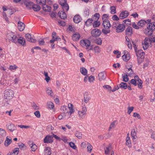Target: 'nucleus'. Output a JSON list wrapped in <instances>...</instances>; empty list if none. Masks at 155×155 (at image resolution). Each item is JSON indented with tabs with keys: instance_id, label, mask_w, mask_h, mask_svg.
<instances>
[{
	"instance_id": "nucleus-62",
	"label": "nucleus",
	"mask_w": 155,
	"mask_h": 155,
	"mask_svg": "<svg viewBox=\"0 0 155 155\" xmlns=\"http://www.w3.org/2000/svg\"><path fill=\"white\" fill-rule=\"evenodd\" d=\"M35 115L38 118H40V114L39 111H36L34 113Z\"/></svg>"
},
{
	"instance_id": "nucleus-27",
	"label": "nucleus",
	"mask_w": 155,
	"mask_h": 155,
	"mask_svg": "<svg viewBox=\"0 0 155 155\" xmlns=\"http://www.w3.org/2000/svg\"><path fill=\"white\" fill-rule=\"evenodd\" d=\"M56 33L55 31H53L52 34V39L49 42L50 43H54V41H55V40L56 38Z\"/></svg>"
},
{
	"instance_id": "nucleus-8",
	"label": "nucleus",
	"mask_w": 155,
	"mask_h": 155,
	"mask_svg": "<svg viewBox=\"0 0 155 155\" xmlns=\"http://www.w3.org/2000/svg\"><path fill=\"white\" fill-rule=\"evenodd\" d=\"M151 22V20L150 19L147 20V21H145L144 20H141L139 21L137 23L138 25L140 26L141 27H143L146 24H147V27L149 25V23Z\"/></svg>"
},
{
	"instance_id": "nucleus-23",
	"label": "nucleus",
	"mask_w": 155,
	"mask_h": 155,
	"mask_svg": "<svg viewBox=\"0 0 155 155\" xmlns=\"http://www.w3.org/2000/svg\"><path fill=\"white\" fill-rule=\"evenodd\" d=\"M73 21L76 23H78L81 21V17L78 15H75L73 18Z\"/></svg>"
},
{
	"instance_id": "nucleus-48",
	"label": "nucleus",
	"mask_w": 155,
	"mask_h": 155,
	"mask_svg": "<svg viewBox=\"0 0 155 155\" xmlns=\"http://www.w3.org/2000/svg\"><path fill=\"white\" fill-rule=\"evenodd\" d=\"M0 135L5 136L6 135V132L4 130L0 128Z\"/></svg>"
},
{
	"instance_id": "nucleus-50",
	"label": "nucleus",
	"mask_w": 155,
	"mask_h": 155,
	"mask_svg": "<svg viewBox=\"0 0 155 155\" xmlns=\"http://www.w3.org/2000/svg\"><path fill=\"white\" fill-rule=\"evenodd\" d=\"M18 68V67L16 65H10L9 66V69L12 71L13 70H15L16 69Z\"/></svg>"
},
{
	"instance_id": "nucleus-34",
	"label": "nucleus",
	"mask_w": 155,
	"mask_h": 155,
	"mask_svg": "<svg viewBox=\"0 0 155 155\" xmlns=\"http://www.w3.org/2000/svg\"><path fill=\"white\" fill-rule=\"evenodd\" d=\"M15 126L14 124H11L8 126V129L11 132H13L15 130Z\"/></svg>"
},
{
	"instance_id": "nucleus-6",
	"label": "nucleus",
	"mask_w": 155,
	"mask_h": 155,
	"mask_svg": "<svg viewBox=\"0 0 155 155\" xmlns=\"http://www.w3.org/2000/svg\"><path fill=\"white\" fill-rule=\"evenodd\" d=\"M91 34L93 37H98L101 34V31L97 28H94L91 30Z\"/></svg>"
},
{
	"instance_id": "nucleus-14",
	"label": "nucleus",
	"mask_w": 155,
	"mask_h": 155,
	"mask_svg": "<svg viewBox=\"0 0 155 155\" xmlns=\"http://www.w3.org/2000/svg\"><path fill=\"white\" fill-rule=\"evenodd\" d=\"M17 41V43H18L23 46L25 45V41L24 38L21 37L19 38L18 37Z\"/></svg>"
},
{
	"instance_id": "nucleus-59",
	"label": "nucleus",
	"mask_w": 155,
	"mask_h": 155,
	"mask_svg": "<svg viewBox=\"0 0 155 155\" xmlns=\"http://www.w3.org/2000/svg\"><path fill=\"white\" fill-rule=\"evenodd\" d=\"M64 1H61L60 2V4L62 6L65 5L67 3V0H63Z\"/></svg>"
},
{
	"instance_id": "nucleus-32",
	"label": "nucleus",
	"mask_w": 155,
	"mask_h": 155,
	"mask_svg": "<svg viewBox=\"0 0 155 155\" xmlns=\"http://www.w3.org/2000/svg\"><path fill=\"white\" fill-rule=\"evenodd\" d=\"M75 135L79 139H81L82 138V134L81 132L79 131H76L75 133Z\"/></svg>"
},
{
	"instance_id": "nucleus-17",
	"label": "nucleus",
	"mask_w": 155,
	"mask_h": 155,
	"mask_svg": "<svg viewBox=\"0 0 155 155\" xmlns=\"http://www.w3.org/2000/svg\"><path fill=\"white\" fill-rule=\"evenodd\" d=\"M98 77L99 80L101 81L102 80H104L106 78V75L104 72H102L98 74Z\"/></svg>"
},
{
	"instance_id": "nucleus-15",
	"label": "nucleus",
	"mask_w": 155,
	"mask_h": 155,
	"mask_svg": "<svg viewBox=\"0 0 155 155\" xmlns=\"http://www.w3.org/2000/svg\"><path fill=\"white\" fill-rule=\"evenodd\" d=\"M137 56L138 58H144V57L145 53L141 50H139L137 51H135Z\"/></svg>"
},
{
	"instance_id": "nucleus-49",
	"label": "nucleus",
	"mask_w": 155,
	"mask_h": 155,
	"mask_svg": "<svg viewBox=\"0 0 155 155\" xmlns=\"http://www.w3.org/2000/svg\"><path fill=\"white\" fill-rule=\"evenodd\" d=\"M87 145H88L87 147V150L88 151H89L91 152L92 149V147L89 143H87Z\"/></svg>"
},
{
	"instance_id": "nucleus-56",
	"label": "nucleus",
	"mask_w": 155,
	"mask_h": 155,
	"mask_svg": "<svg viewBox=\"0 0 155 155\" xmlns=\"http://www.w3.org/2000/svg\"><path fill=\"white\" fill-rule=\"evenodd\" d=\"M88 79L89 82H92L94 80V77L92 75L88 77Z\"/></svg>"
},
{
	"instance_id": "nucleus-12",
	"label": "nucleus",
	"mask_w": 155,
	"mask_h": 155,
	"mask_svg": "<svg viewBox=\"0 0 155 155\" xmlns=\"http://www.w3.org/2000/svg\"><path fill=\"white\" fill-rule=\"evenodd\" d=\"M25 37L26 39L28 41L32 43H35L36 40L35 39L31 38V35L28 33L27 34L25 35Z\"/></svg>"
},
{
	"instance_id": "nucleus-54",
	"label": "nucleus",
	"mask_w": 155,
	"mask_h": 155,
	"mask_svg": "<svg viewBox=\"0 0 155 155\" xmlns=\"http://www.w3.org/2000/svg\"><path fill=\"white\" fill-rule=\"evenodd\" d=\"M64 11L66 10L67 11H68L69 8V6L67 3L65 4V5L64 6L62 7Z\"/></svg>"
},
{
	"instance_id": "nucleus-47",
	"label": "nucleus",
	"mask_w": 155,
	"mask_h": 155,
	"mask_svg": "<svg viewBox=\"0 0 155 155\" xmlns=\"http://www.w3.org/2000/svg\"><path fill=\"white\" fill-rule=\"evenodd\" d=\"M37 3H38L40 5L42 6L44 5L46 3V0H39V1H37Z\"/></svg>"
},
{
	"instance_id": "nucleus-28",
	"label": "nucleus",
	"mask_w": 155,
	"mask_h": 155,
	"mask_svg": "<svg viewBox=\"0 0 155 155\" xmlns=\"http://www.w3.org/2000/svg\"><path fill=\"white\" fill-rule=\"evenodd\" d=\"M122 58L124 61H127L130 58V54L128 53L126 54H124L122 56Z\"/></svg>"
},
{
	"instance_id": "nucleus-40",
	"label": "nucleus",
	"mask_w": 155,
	"mask_h": 155,
	"mask_svg": "<svg viewBox=\"0 0 155 155\" xmlns=\"http://www.w3.org/2000/svg\"><path fill=\"white\" fill-rule=\"evenodd\" d=\"M26 5L27 7L28 8H31L32 6L34 4L33 2H26Z\"/></svg>"
},
{
	"instance_id": "nucleus-22",
	"label": "nucleus",
	"mask_w": 155,
	"mask_h": 155,
	"mask_svg": "<svg viewBox=\"0 0 155 155\" xmlns=\"http://www.w3.org/2000/svg\"><path fill=\"white\" fill-rule=\"evenodd\" d=\"M90 97L87 93L84 94V101L85 103L87 104L90 99Z\"/></svg>"
},
{
	"instance_id": "nucleus-33",
	"label": "nucleus",
	"mask_w": 155,
	"mask_h": 155,
	"mask_svg": "<svg viewBox=\"0 0 155 155\" xmlns=\"http://www.w3.org/2000/svg\"><path fill=\"white\" fill-rule=\"evenodd\" d=\"M80 72L84 75H86L87 74V70L84 68L82 67L80 68Z\"/></svg>"
},
{
	"instance_id": "nucleus-2",
	"label": "nucleus",
	"mask_w": 155,
	"mask_h": 155,
	"mask_svg": "<svg viewBox=\"0 0 155 155\" xmlns=\"http://www.w3.org/2000/svg\"><path fill=\"white\" fill-rule=\"evenodd\" d=\"M103 21L102 25L104 26V28L103 29L102 31L105 35H107L110 31L109 28L111 27V25L108 20L106 21Z\"/></svg>"
},
{
	"instance_id": "nucleus-11",
	"label": "nucleus",
	"mask_w": 155,
	"mask_h": 155,
	"mask_svg": "<svg viewBox=\"0 0 155 155\" xmlns=\"http://www.w3.org/2000/svg\"><path fill=\"white\" fill-rule=\"evenodd\" d=\"M125 35L129 37H131L133 34V29L130 26H128L125 31Z\"/></svg>"
},
{
	"instance_id": "nucleus-29",
	"label": "nucleus",
	"mask_w": 155,
	"mask_h": 155,
	"mask_svg": "<svg viewBox=\"0 0 155 155\" xmlns=\"http://www.w3.org/2000/svg\"><path fill=\"white\" fill-rule=\"evenodd\" d=\"M112 148L111 145L110 144L109 145L104 149L105 153L106 154H108Z\"/></svg>"
},
{
	"instance_id": "nucleus-20",
	"label": "nucleus",
	"mask_w": 155,
	"mask_h": 155,
	"mask_svg": "<svg viewBox=\"0 0 155 155\" xmlns=\"http://www.w3.org/2000/svg\"><path fill=\"white\" fill-rule=\"evenodd\" d=\"M43 10L46 12H50L51 11V8L49 6L46 5H44L42 6Z\"/></svg>"
},
{
	"instance_id": "nucleus-52",
	"label": "nucleus",
	"mask_w": 155,
	"mask_h": 155,
	"mask_svg": "<svg viewBox=\"0 0 155 155\" xmlns=\"http://www.w3.org/2000/svg\"><path fill=\"white\" fill-rule=\"evenodd\" d=\"M94 50L95 53H98L100 52V48L98 46H95L94 48Z\"/></svg>"
},
{
	"instance_id": "nucleus-3",
	"label": "nucleus",
	"mask_w": 155,
	"mask_h": 155,
	"mask_svg": "<svg viewBox=\"0 0 155 155\" xmlns=\"http://www.w3.org/2000/svg\"><path fill=\"white\" fill-rule=\"evenodd\" d=\"M6 37L9 41H12L13 43L17 44V40L18 37L12 32H9L7 34Z\"/></svg>"
},
{
	"instance_id": "nucleus-46",
	"label": "nucleus",
	"mask_w": 155,
	"mask_h": 155,
	"mask_svg": "<svg viewBox=\"0 0 155 155\" xmlns=\"http://www.w3.org/2000/svg\"><path fill=\"white\" fill-rule=\"evenodd\" d=\"M48 108L51 109L53 108L54 107V104L51 101H49L48 103Z\"/></svg>"
},
{
	"instance_id": "nucleus-10",
	"label": "nucleus",
	"mask_w": 155,
	"mask_h": 155,
	"mask_svg": "<svg viewBox=\"0 0 155 155\" xmlns=\"http://www.w3.org/2000/svg\"><path fill=\"white\" fill-rule=\"evenodd\" d=\"M53 141L52 136L49 135L46 136L44 140L45 143H51Z\"/></svg>"
},
{
	"instance_id": "nucleus-45",
	"label": "nucleus",
	"mask_w": 155,
	"mask_h": 155,
	"mask_svg": "<svg viewBox=\"0 0 155 155\" xmlns=\"http://www.w3.org/2000/svg\"><path fill=\"white\" fill-rule=\"evenodd\" d=\"M122 78L123 81L125 82H127L129 80V78L128 77L127 75L126 74H125L124 75H123Z\"/></svg>"
},
{
	"instance_id": "nucleus-26",
	"label": "nucleus",
	"mask_w": 155,
	"mask_h": 155,
	"mask_svg": "<svg viewBox=\"0 0 155 155\" xmlns=\"http://www.w3.org/2000/svg\"><path fill=\"white\" fill-rule=\"evenodd\" d=\"M32 8L34 11L38 12L41 9L40 6L38 4H34L32 6Z\"/></svg>"
},
{
	"instance_id": "nucleus-13",
	"label": "nucleus",
	"mask_w": 155,
	"mask_h": 155,
	"mask_svg": "<svg viewBox=\"0 0 155 155\" xmlns=\"http://www.w3.org/2000/svg\"><path fill=\"white\" fill-rule=\"evenodd\" d=\"M129 12L125 10L122 11L119 15V18L120 19H124L128 16Z\"/></svg>"
},
{
	"instance_id": "nucleus-64",
	"label": "nucleus",
	"mask_w": 155,
	"mask_h": 155,
	"mask_svg": "<svg viewBox=\"0 0 155 155\" xmlns=\"http://www.w3.org/2000/svg\"><path fill=\"white\" fill-rule=\"evenodd\" d=\"M139 25H137L135 22H133L132 24V26L133 28L136 29H139V27L138 26Z\"/></svg>"
},
{
	"instance_id": "nucleus-36",
	"label": "nucleus",
	"mask_w": 155,
	"mask_h": 155,
	"mask_svg": "<svg viewBox=\"0 0 155 155\" xmlns=\"http://www.w3.org/2000/svg\"><path fill=\"white\" fill-rule=\"evenodd\" d=\"M68 108L67 106H63L61 107V111H63V113L67 114L69 113L68 111L67 110Z\"/></svg>"
},
{
	"instance_id": "nucleus-43",
	"label": "nucleus",
	"mask_w": 155,
	"mask_h": 155,
	"mask_svg": "<svg viewBox=\"0 0 155 155\" xmlns=\"http://www.w3.org/2000/svg\"><path fill=\"white\" fill-rule=\"evenodd\" d=\"M116 6H112L110 7V9L111 10V13L112 14H114L116 13Z\"/></svg>"
},
{
	"instance_id": "nucleus-5",
	"label": "nucleus",
	"mask_w": 155,
	"mask_h": 155,
	"mask_svg": "<svg viewBox=\"0 0 155 155\" xmlns=\"http://www.w3.org/2000/svg\"><path fill=\"white\" fill-rule=\"evenodd\" d=\"M81 43L83 45H85L87 47L86 49L89 51L92 50L93 46L91 45V42L88 40H81L80 41Z\"/></svg>"
},
{
	"instance_id": "nucleus-1",
	"label": "nucleus",
	"mask_w": 155,
	"mask_h": 155,
	"mask_svg": "<svg viewBox=\"0 0 155 155\" xmlns=\"http://www.w3.org/2000/svg\"><path fill=\"white\" fill-rule=\"evenodd\" d=\"M149 25L147 28L144 30V33L147 35H151L153 31L155 29V22L153 21L149 23Z\"/></svg>"
},
{
	"instance_id": "nucleus-31",
	"label": "nucleus",
	"mask_w": 155,
	"mask_h": 155,
	"mask_svg": "<svg viewBox=\"0 0 155 155\" xmlns=\"http://www.w3.org/2000/svg\"><path fill=\"white\" fill-rule=\"evenodd\" d=\"M127 84L124 82H121L119 84V86L120 88L126 89L127 88Z\"/></svg>"
},
{
	"instance_id": "nucleus-16",
	"label": "nucleus",
	"mask_w": 155,
	"mask_h": 155,
	"mask_svg": "<svg viewBox=\"0 0 155 155\" xmlns=\"http://www.w3.org/2000/svg\"><path fill=\"white\" fill-rule=\"evenodd\" d=\"M25 28V25L24 23L20 21L18 22V28L20 31H23L24 30Z\"/></svg>"
},
{
	"instance_id": "nucleus-39",
	"label": "nucleus",
	"mask_w": 155,
	"mask_h": 155,
	"mask_svg": "<svg viewBox=\"0 0 155 155\" xmlns=\"http://www.w3.org/2000/svg\"><path fill=\"white\" fill-rule=\"evenodd\" d=\"M100 17V15L98 13H95L93 16L92 17V19H93V20H97L98 21L99 19V18Z\"/></svg>"
},
{
	"instance_id": "nucleus-44",
	"label": "nucleus",
	"mask_w": 155,
	"mask_h": 155,
	"mask_svg": "<svg viewBox=\"0 0 155 155\" xmlns=\"http://www.w3.org/2000/svg\"><path fill=\"white\" fill-rule=\"evenodd\" d=\"M102 41L100 38L96 39L95 40V42L99 45H101L102 44Z\"/></svg>"
},
{
	"instance_id": "nucleus-57",
	"label": "nucleus",
	"mask_w": 155,
	"mask_h": 155,
	"mask_svg": "<svg viewBox=\"0 0 155 155\" xmlns=\"http://www.w3.org/2000/svg\"><path fill=\"white\" fill-rule=\"evenodd\" d=\"M134 107H128L127 113L129 114H130V113L133 111Z\"/></svg>"
},
{
	"instance_id": "nucleus-19",
	"label": "nucleus",
	"mask_w": 155,
	"mask_h": 155,
	"mask_svg": "<svg viewBox=\"0 0 155 155\" xmlns=\"http://www.w3.org/2000/svg\"><path fill=\"white\" fill-rule=\"evenodd\" d=\"M58 15L59 17L62 19H65L67 18V15L64 12L60 11L58 12Z\"/></svg>"
},
{
	"instance_id": "nucleus-18",
	"label": "nucleus",
	"mask_w": 155,
	"mask_h": 155,
	"mask_svg": "<svg viewBox=\"0 0 155 155\" xmlns=\"http://www.w3.org/2000/svg\"><path fill=\"white\" fill-rule=\"evenodd\" d=\"M80 37L79 33L76 32L73 35L72 38L74 41H77L79 40Z\"/></svg>"
},
{
	"instance_id": "nucleus-60",
	"label": "nucleus",
	"mask_w": 155,
	"mask_h": 155,
	"mask_svg": "<svg viewBox=\"0 0 155 155\" xmlns=\"http://www.w3.org/2000/svg\"><path fill=\"white\" fill-rule=\"evenodd\" d=\"M130 83L135 86H136L137 85V81L134 79H132L131 80Z\"/></svg>"
},
{
	"instance_id": "nucleus-41",
	"label": "nucleus",
	"mask_w": 155,
	"mask_h": 155,
	"mask_svg": "<svg viewBox=\"0 0 155 155\" xmlns=\"http://www.w3.org/2000/svg\"><path fill=\"white\" fill-rule=\"evenodd\" d=\"M109 15L107 14H104L102 16V20L103 21H106L108 20Z\"/></svg>"
},
{
	"instance_id": "nucleus-9",
	"label": "nucleus",
	"mask_w": 155,
	"mask_h": 155,
	"mask_svg": "<svg viewBox=\"0 0 155 155\" xmlns=\"http://www.w3.org/2000/svg\"><path fill=\"white\" fill-rule=\"evenodd\" d=\"M125 29V26L123 24H119L116 27V31L118 33L124 31Z\"/></svg>"
},
{
	"instance_id": "nucleus-53",
	"label": "nucleus",
	"mask_w": 155,
	"mask_h": 155,
	"mask_svg": "<svg viewBox=\"0 0 155 155\" xmlns=\"http://www.w3.org/2000/svg\"><path fill=\"white\" fill-rule=\"evenodd\" d=\"M18 146L21 149H23L24 150L26 149V146H25V145L22 143H21L19 144H18Z\"/></svg>"
},
{
	"instance_id": "nucleus-61",
	"label": "nucleus",
	"mask_w": 155,
	"mask_h": 155,
	"mask_svg": "<svg viewBox=\"0 0 155 155\" xmlns=\"http://www.w3.org/2000/svg\"><path fill=\"white\" fill-rule=\"evenodd\" d=\"M116 122V121H114L110 125V126L109 127V130H110V129L112 128H113L114 127V126L115 125V124Z\"/></svg>"
},
{
	"instance_id": "nucleus-30",
	"label": "nucleus",
	"mask_w": 155,
	"mask_h": 155,
	"mask_svg": "<svg viewBox=\"0 0 155 155\" xmlns=\"http://www.w3.org/2000/svg\"><path fill=\"white\" fill-rule=\"evenodd\" d=\"M46 91L48 95L51 97L53 96V91L51 88L49 87L46 88Z\"/></svg>"
},
{
	"instance_id": "nucleus-25",
	"label": "nucleus",
	"mask_w": 155,
	"mask_h": 155,
	"mask_svg": "<svg viewBox=\"0 0 155 155\" xmlns=\"http://www.w3.org/2000/svg\"><path fill=\"white\" fill-rule=\"evenodd\" d=\"M8 137V136L7 137L4 142L5 145L7 147L12 142V139H9Z\"/></svg>"
},
{
	"instance_id": "nucleus-51",
	"label": "nucleus",
	"mask_w": 155,
	"mask_h": 155,
	"mask_svg": "<svg viewBox=\"0 0 155 155\" xmlns=\"http://www.w3.org/2000/svg\"><path fill=\"white\" fill-rule=\"evenodd\" d=\"M14 11L12 9L9 8H8L7 13L8 15H11L14 13Z\"/></svg>"
},
{
	"instance_id": "nucleus-21",
	"label": "nucleus",
	"mask_w": 155,
	"mask_h": 155,
	"mask_svg": "<svg viewBox=\"0 0 155 155\" xmlns=\"http://www.w3.org/2000/svg\"><path fill=\"white\" fill-rule=\"evenodd\" d=\"M131 134L133 138V141H136V139H137V137L136 135L137 134L135 129H133L132 130Z\"/></svg>"
},
{
	"instance_id": "nucleus-42",
	"label": "nucleus",
	"mask_w": 155,
	"mask_h": 155,
	"mask_svg": "<svg viewBox=\"0 0 155 155\" xmlns=\"http://www.w3.org/2000/svg\"><path fill=\"white\" fill-rule=\"evenodd\" d=\"M93 21V20L91 18H89L85 22L86 25L89 26L91 25L92 22Z\"/></svg>"
},
{
	"instance_id": "nucleus-55",
	"label": "nucleus",
	"mask_w": 155,
	"mask_h": 155,
	"mask_svg": "<svg viewBox=\"0 0 155 155\" xmlns=\"http://www.w3.org/2000/svg\"><path fill=\"white\" fill-rule=\"evenodd\" d=\"M138 83L137 85L138 86V87L140 88H142L143 87L142 83L143 81L141 80H140V81H138Z\"/></svg>"
},
{
	"instance_id": "nucleus-24",
	"label": "nucleus",
	"mask_w": 155,
	"mask_h": 155,
	"mask_svg": "<svg viewBox=\"0 0 155 155\" xmlns=\"http://www.w3.org/2000/svg\"><path fill=\"white\" fill-rule=\"evenodd\" d=\"M29 144L30 146L31 149L32 151H35L37 149V146L35 144H34L33 142L31 143V142H30Z\"/></svg>"
},
{
	"instance_id": "nucleus-38",
	"label": "nucleus",
	"mask_w": 155,
	"mask_h": 155,
	"mask_svg": "<svg viewBox=\"0 0 155 155\" xmlns=\"http://www.w3.org/2000/svg\"><path fill=\"white\" fill-rule=\"evenodd\" d=\"M19 149L18 148H15L13 150L12 152L9 155H18L19 152Z\"/></svg>"
},
{
	"instance_id": "nucleus-58",
	"label": "nucleus",
	"mask_w": 155,
	"mask_h": 155,
	"mask_svg": "<svg viewBox=\"0 0 155 155\" xmlns=\"http://www.w3.org/2000/svg\"><path fill=\"white\" fill-rule=\"evenodd\" d=\"M69 145L71 147L74 149H76V147L75 145V144L72 142H70L69 143Z\"/></svg>"
},
{
	"instance_id": "nucleus-63",
	"label": "nucleus",
	"mask_w": 155,
	"mask_h": 155,
	"mask_svg": "<svg viewBox=\"0 0 155 155\" xmlns=\"http://www.w3.org/2000/svg\"><path fill=\"white\" fill-rule=\"evenodd\" d=\"M58 23L60 25L63 26H65L66 25L65 22L64 21H58Z\"/></svg>"
},
{
	"instance_id": "nucleus-4",
	"label": "nucleus",
	"mask_w": 155,
	"mask_h": 155,
	"mask_svg": "<svg viewBox=\"0 0 155 155\" xmlns=\"http://www.w3.org/2000/svg\"><path fill=\"white\" fill-rule=\"evenodd\" d=\"M14 92L10 89L6 90L4 91L5 97L7 99H12L14 96Z\"/></svg>"
},
{
	"instance_id": "nucleus-35",
	"label": "nucleus",
	"mask_w": 155,
	"mask_h": 155,
	"mask_svg": "<svg viewBox=\"0 0 155 155\" xmlns=\"http://www.w3.org/2000/svg\"><path fill=\"white\" fill-rule=\"evenodd\" d=\"M86 113L83 112L82 111H78V114L79 117L82 119H83L85 117V115L86 114Z\"/></svg>"
},
{
	"instance_id": "nucleus-37",
	"label": "nucleus",
	"mask_w": 155,
	"mask_h": 155,
	"mask_svg": "<svg viewBox=\"0 0 155 155\" xmlns=\"http://www.w3.org/2000/svg\"><path fill=\"white\" fill-rule=\"evenodd\" d=\"M100 25V21L94 20V22L93 26L94 28H95L98 27Z\"/></svg>"
},
{
	"instance_id": "nucleus-7",
	"label": "nucleus",
	"mask_w": 155,
	"mask_h": 155,
	"mask_svg": "<svg viewBox=\"0 0 155 155\" xmlns=\"http://www.w3.org/2000/svg\"><path fill=\"white\" fill-rule=\"evenodd\" d=\"M150 40L149 38L147 37L145 38L143 41L142 42V45L143 49L146 50L148 48Z\"/></svg>"
}]
</instances>
